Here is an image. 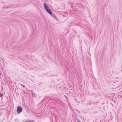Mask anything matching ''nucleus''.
Here are the masks:
<instances>
[{"instance_id": "f8f14e48", "label": "nucleus", "mask_w": 122, "mask_h": 122, "mask_svg": "<svg viewBox=\"0 0 122 122\" xmlns=\"http://www.w3.org/2000/svg\"><path fill=\"white\" fill-rule=\"evenodd\" d=\"M120 97L122 98V95Z\"/></svg>"}, {"instance_id": "f257e3e1", "label": "nucleus", "mask_w": 122, "mask_h": 122, "mask_svg": "<svg viewBox=\"0 0 122 122\" xmlns=\"http://www.w3.org/2000/svg\"><path fill=\"white\" fill-rule=\"evenodd\" d=\"M44 6L45 10L50 15L52 14V10L46 3L44 4Z\"/></svg>"}, {"instance_id": "ddd939ff", "label": "nucleus", "mask_w": 122, "mask_h": 122, "mask_svg": "<svg viewBox=\"0 0 122 122\" xmlns=\"http://www.w3.org/2000/svg\"><path fill=\"white\" fill-rule=\"evenodd\" d=\"M39 84V85H40V84Z\"/></svg>"}, {"instance_id": "9d476101", "label": "nucleus", "mask_w": 122, "mask_h": 122, "mask_svg": "<svg viewBox=\"0 0 122 122\" xmlns=\"http://www.w3.org/2000/svg\"><path fill=\"white\" fill-rule=\"evenodd\" d=\"M34 122V120H32L30 122Z\"/></svg>"}, {"instance_id": "f03ea898", "label": "nucleus", "mask_w": 122, "mask_h": 122, "mask_svg": "<svg viewBox=\"0 0 122 122\" xmlns=\"http://www.w3.org/2000/svg\"><path fill=\"white\" fill-rule=\"evenodd\" d=\"M23 110L22 108L20 106H18L17 107V113L19 114L22 112Z\"/></svg>"}, {"instance_id": "1a4fd4ad", "label": "nucleus", "mask_w": 122, "mask_h": 122, "mask_svg": "<svg viewBox=\"0 0 122 122\" xmlns=\"http://www.w3.org/2000/svg\"><path fill=\"white\" fill-rule=\"evenodd\" d=\"M21 86H23V87H24V88H25V86L24 85H23L22 84H21Z\"/></svg>"}, {"instance_id": "4468645a", "label": "nucleus", "mask_w": 122, "mask_h": 122, "mask_svg": "<svg viewBox=\"0 0 122 122\" xmlns=\"http://www.w3.org/2000/svg\"><path fill=\"white\" fill-rule=\"evenodd\" d=\"M39 83L40 84H41V83Z\"/></svg>"}, {"instance_id": "20e7f679", "label": "nucleus", "mask_w": 122, "mask_h": 122, "mask_svg": "<svg viewBox=\"0 0 122 122\" xmlns=\"http://www.w3.org/2000/svg\"><path fill=\"white\" fill-rule=\"evenodd\" d=\"M97 103L96 102L95 103L94 102L93 103H90L89 104V105H92L93 106H96L97 105Z\"/></svg>"}, {"instance_id": "9b49d317", "label": "nucleus", "mask_w": 122, "mask_h": 122, "mask_svg": "<svg viewBox=\"0 0 122 122\" xmlns=\"http://www.w3.org/2000/svg\"><path fill=\"white\" fill-rule=\"evenodd\" d=\"M1 75V73L0 72V75Z\"/></svg>"}, {"instance_id": "0eeeda50", "label": "nucleus", "mask_w": 122, "mask_h": 122, "mask_svg": "<svg viewBox=\"0 0 122 122\" xmlns=\"http://www.w3.org/2000/svg\"><path fill=\"white\" fill-rule=\"evenodd\" d=\"M76 120L77 122H81L79 121V119L78 118H77L76 119Z\"/></svg>"}, {"instance_id": "6e6552de", "label": "nucleus", "mask_w": 122, "mask_h": 122, "mask_svg": "<svg viewBox=\"0 0 122 122\" xmlns=\"http://www.w3.org/2000/svg\"><path fill=\"white\" fill-rule=\"evenodd\" d=\"M56 19L57 20L58 19V18L56 16H55L54 18Z\"/></svg>"}, {"instance_id": "423d86ee", "label": "nucleus", "mask_w": 122, "mask_h": 122, "mask_svg": "<svg viewBox=\"0 0 122 122\" xmlns=\"http://www.w3.org/2000/svg\"><path fill=\"white\" fill-rule=\"evenodd\" d=\"M3 95V93H0V97H2Z\"/></svg>"}, {"instance_id": "39448f33", "label": "nucleus", "mask_w": 122, "mask_h": 122, "mask_svg": "<svg viewBox=\"0 0 122 122\" xmlns=\"http://www.w3.org/2000/svg\"><path fill=\"white\" fill-rule=\"evenodd\" d=\"M51 15L54 18L55 16H56L55 15L54 13H52L51 14Z\"/></svg>"}, {"instance_id": "7ed1b4c3", "label": "nucleus", "mask_w": 122, "mask_h": 122, "mask_svg": "<svg viewBox=\"0 0 122 122\" xmlns=\"http://www.w3.org/2000/svg\"><path fill=\"white\" fill-rule=\"evenodd\" d=\"M78 25L79 26H80L81 27H82L83 28L85 29H86L87 28V26L83 24H82L81 25V24L80 23Z\"/></svg>"}]
</instances>
